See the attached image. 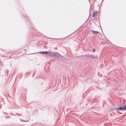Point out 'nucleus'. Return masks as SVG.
<instances>
[{"instance_id": "obj_1", "label": "nucleus", "mask_w": 126, "mask_h": 126, "mask_svg": "<svg viewBox=\"0 0 126 126\" xmlns=\"http://www.w3.org/2000/svg\"><path fill=\"white\" fill-rule=\"evenodd\" d=\"M116 109L117 110L119 111H120L122 110H126V105H125L123 107H119L118 108H117Z\"/></svg>"}, {"instance_id": "obj_2", "label": "nucleus", "mask_w": 126, "mask_h": 126, "mask_svg": "<svg viewBox=\"0 0 126 126\" xmlns=\"http://www.w3.org/2000/svg\"><path fill=\"white\" fill-rule=\"evenodd\" d=\"M97 14V12L96 11L94 12L92 15L93 16V17H94Z\"/></svg>"}, {"instance_id": "obj_3", "label": "nucleus", "mask_w": 126, "mask_h": 126, "mask_svg": "<svg viewBox=\"0 0 126 126\" xmlns=\"http://www.w3.org/2000/svg\"><path fill=\"white\" fill-rule=\"evenodd\" d=\"M91 32H92V33L93 34H98L99 33V32L97 31H92Z\"/></svg>"}, {"instance_id": "obj_4", "label": "nucleus", "mask_w": 126, "mask_h": 126, "mask_svg": "<svg viewBox=\"0 0 126 126\" xmlns=\"http://www.w3.org/2000/svg\"><path fill=\"white\" fill-rule=\"evenodd\" d=\"M40 53L42 54H46L48 53V52L47 51H42L40 52Z\"/></svg>"}, {"instance_id": "obj_5", "label": "nucleus", "mask_w": 126, "mask_h": 126, "mask_svg": "<svg viewBox=\"0 0 126 126\" xmlns=\"http://www.w3.org/2000/svg\"><path fill=\"white\" fill-rule=\"evenodd\" d=\"M93 51L94 52H95V49H93Z\"/></svg>"}]
</instances>
